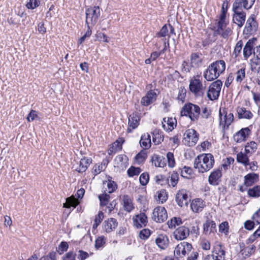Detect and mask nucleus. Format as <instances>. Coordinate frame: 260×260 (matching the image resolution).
Here are the masks:
<instances>
[{
    "label": "nucleus",
    "mask_w": 260,
    "mask_h": 260,
    "mask_svg": "<svg viewBox=\"0 0 260 260\" xmlns=\"http://www.w3.org/2000/svg\"><path fill=\"white\" fill-rule=\"evenodd\" d=\"M258 180V175L255 173H249L244 176V184L246 187L252 185Z\"/></svg>",
    "instance_id": "obj_26"
},
{
    "label": "nucleus",
    "mask_w": 260,
    "mask_h": 260,
    "mask_svg": "<svg viewBox=\"0 0 260 260\" xmlns=\"http://www.w3.org/2000/svg\"><path fill=\"white\" fill-rule=\"evenodd\" d=\"M170 182H169L168 185L173 187H175L178 181V174L177 172H173L171 175Z\"/></svg>",
    "instance_id": "obj_47"
},
{
    "label": "nucleus",
    "mask_w": 260,
    "mask_h": 260,
    "mask_svg": "<svg viewBox=\"0 0 260 260\" xmlns=\"http://www.w3.org/2000/svg\"><path fill=\"white\" fill-rule=\"evenodd\" d=\"M222 85V82L217 80L210 85L207 92V96L209 100L213 101L218 99Z\"/></svg>",
    "instance_id": "obj_7"
},
{
    "label": "nucleus",
    "mask_w": 260,
    "mask_h": 260,
    "mask_svg": "<svg viewBox=\"0 0 260 260\" xmlns=\"http://www.w3.org/2000/svg\"><path fill=\"white\" fill-rule=\"evenodd\" d=\"M245 78V68H242L236 72V81L238 83H241Z\"/></svg>",
    "instance_id": "obj_44"
},
{
    "label": "nucleus",
    "mask_w": 260,
    "mask_h": 260,
    "mask_svg": "<svg viewBox=\"0 0 260 260\" xmlns=\"http://www.w3.org/2000/svg\"><path fill=\"white\" fill-rule=\"evenodd\" d=\"M249 154H247L246 152L244 153L240 152L237 155V161L238 162L242 164L244 166L247 167L249 165Z\"/></svg>",
    "instance_id": "obj_33"
},
{
    "label": "nucleus",
    "mask_w": 260,
    "mask_h": 260,
    "mask_svg": "<svg viewBox=\"0 0 260 260\" xmlns=\"http://www.w3.org/2000/svg\"><path fill=\"white\" fill-rule=\"evenodd\" d=\"M219 231L226 235L229 232V224L226 221L220 223L219 225Z\"/></svg>",
    "instance_id": "obj_55"
},
{
    "label": "nucleus",
    "mask_w": 260,
    "mask_h": 260,
    "mask_svg": "<svg viewBox=\"0 0 260 260\" xmlns=\"http://www.w3.org/2000/svg\"><path fill=\"white\" fill-rule=\"evenodd\" d=\"M257 148V144L254 141H251L247 143L245 146V151L247 154L251 155L252 153L256 151Z\"/></svg>",
    "instance_id": "obj_37"
},
{
    "label": "nucleus",
    "mask_w": 260,
    "mask_h": 260,
    "mask_svg": "<svg viewBox=\"0 0 260 260\" xmlns=\"http://www.w3.org/2000/svg\"><path fill=\"white\" fill-rule=\"evenodd\" d=\"M150 138V135L148 133L144 134L141 136L140 144L141 146L145 150L148 149L151 146Z\"/></svg>",
    "instance_id": "obj_31"
},
{
    "label": "nucleus",
    "mask_w": 260,
    "mask_h": 260,
    "mask_svg": "<svg viewBox=\"0 0 260 260\" xmlns=\"http://www.w3.org/2000/svg\"><path fill=\"white\" fill-rule=\"evenodd\" d=\"M243 45V44L242 40H239L236 43L233 51V55H234L235 58L237 57L241 53Z\"/></svg>",
    "instance_id": "obj_45"
},
{
    "label": "nucleus",
    "mask_w": 260,
    "mask_h": 260,
    "mask_svg": "<svg viewBox=\"0 0 260 260\" xmlns=\"http://www.w3.org/2000/svg\"><path fill=\"white\" fill-rule=\"evenodd\" d=\"M110 198V196L107 193L102 194L99 196V199L101 206H106Z\"/></svg>",
    "instance_id": "obj_54"
},
{
    "label": "nucleus",
    "mask_w": 260,
    "mask_h": 260,
    "mask_svg": "<svg viewBox=\"0 0 260 260\" xmlns=\"http://www.w3.org/2000/svg\"><path fill=\"white\" fill-rule=\"evenodd\" d=\"M40 260H56V253L54 251L51 252L48 255L42 256Z\"/></svg>",
    "instance_id": "obj_64"
},
{
    "label": "nucleus",
    "mask_w": 260,
    "mask_h": 260,
    "mask_svg": "<svg viewBox=\"0 0 260 260\" xmlns=\"http://www.w3.org/2000/svg\"><path fill=\"white\" fill-rule=\"evenodd\" d=\"M203 231L205 235H209L211 233L216 232V225L214 221L207 220L204 223Z\"/></svg>",
    "instance_id": "obj_22"
},
{
    "label": "nucleus",
    "mask_w": 260,
    "mask_h": 260,
    "mask_svg": "<svg viewBox=\"0 0 260 260\" xmlns=\"http://www.w3.org/2000/svg\"><path fill=\"white\" fill-rule=\"evenodd\" d=\"M225 69V63L223 60L211 63L204 72V78L209 81L216 79Z\"/></svg>",
    "instance_id": "obj_2"
},
{
    "label": "nucleus",
    "mask_w": 260,
    "mask_h": 260,
    "mask_svg": "<svg viewBox=\"0 0 260 260\" xmlns=\"http://www.w3.org/2000/svg\"><path fill=\"white\" fill-rule=\"evenodd\" d=\"M157 201L160 202L161 203H164L168 199V194L165 189H161L157 191Z\"/></svg>",
    "instance_id": "obj_43"
},
{
    "label": "nucleus",
    "mask_w": 260,
    "mask_h": 260,
    "mask_svg": "<svg viewBox=\"0 0 260 260\" xmlns=\"http://www.w3.org/2000/svg\"><path fill=\"white\" fill-rule=\"evenodd\" d=\"M256 41V39L254 38L249 39L244 46L243 54L245 60H247L252 53L254 54V45Z\"/></svg>",
    "instance_id": "obj_13"
},
{
    "label": "nucleus",
    "mask_w": 260,
    "mask_h": 260,
    "mask_svg": "<svg viewBox=\"0 0 260 260\" xmlns=\"http://www.w3.org/2000/svg\"><path fill=\"white\" fill-rule=\"evenodd\" d=\"M256 246L254 245H250L241 250L242 254L245 255L246 256H249L253 254L255 252Z\"/></svg>",
    "instance_id": "obj_41"
},
{
    "label": "nucleus",
    "mask_w": 260,
    "mask_h": 260,
    "mask_svg": "<svg viewBox=\"0 0 260 260\" xmlns=\"http://www.w3.org/2000/svg\"><path fill=\"white\" fill-rule=\"evenodd\" d=\"M234 160H235L233 157H230L227 158L224 164H222V167L225 170H228L230 166L234 163Z\"/></svg>",
    "instance_id": "obj_63"
},
{
    "label": "nucleus",
    "mask_w": 260,
    "mask_h": 260,
    "mask_svg": "<svg viewBox=\"0 0 260 260\" xmlns=\"http://www.w3.org/2000/svg\"><path fill=\"white\" fill-rule=\"evenodd\" d=\"M225 254V252L222 245L219 242H216L212 251L213 260H224Z\"/></svg>",
    "instance_id": "obj_11"
},
{
    "label": "nucleus",
    "mask_w": 260,
    "mask_h": 260,
    "mask_svg": "<svg viewBox=\"0 0 260 260\" xmlns=\"http://www.w3.org/2000/svg\"><path fill=\"white\" fill-rule=\"evenodd\" d=\"M154 180L157 184L161 185L169 184V178L161 174L156 175Z\"/></svg>",
    "instance_id": "obj_40"
},
{
    "label": "nucleus",
    "mask_w": 260,
    "mask_h": 260,
    "mask_svg": "<svg viewBox=\"0 0 260 260\" xmlns=\"http://www.w3.org/2000/svg\"><path fill=\"white\" fill-rule=\"evenodd\" d=\"M140 117L135 113H132L128 117L127 133H131L134 129L136 128L139 125Z\"/></svg>",
    "instance_id": "obj_15"
},
{
    "label": "nucleus",
    "mask_w": 260,
    "mask_h": 260,
    "mask_svg": "<svg viewBox=\"0 0 260 260\" xmlns=\"http://www.w3.org/2000/svg\"><path fill=\"white\" fill-rule=\"evenodd\" d=\"M183 143L188 146H193L197 143L199 137L197 132L193 129H188L184 134Z\"/></svg>",
    "instance_id": "obj_8"
},
{
    "label": "nucleus",
    "mask_w": 260,
    "mask_h": 260,
    "mask_svg": "<svg viewBox=\"0 0 260 260\" xmlns=\"http://www.w3.org/2000/svg\"><path fill=\"white\" fill-rule=\"evenodd\" d=\"M189 235V229L185 226H180L174 232V238L177 240H184L186 239Z\"/></svg>",
    "instance_id": "obj_18"
},
{
    "label": "nucleus",
    "mask_w": 260,
    "mask_h": 260,
    "mask_svg": "<svg viewBox=\"0 0 260 260\" xmlns=\"http://www.w3.org/2000/svg\"><path fill=\"white\" fill-rule=\"evenodd\" d=\"M91 162V158L84 157L83 158L81 159L79 166L76 169V171L79 173H83L85 172Z\"/></svg>",
    "instance_id": "obj_24"
},
{
    "label": "nucleus",
    "mask_w": 260,
    "mask_h": 260,
    "mask_svg": "<svg viewBox=\"0 0 260 260\" xmlns=\"http://www.w3.org/2000/svg\"><path fill=\"white\" fill-rule=\"evenodd\" d=\"M176 201L180 207L187 206L189 200L186 190H181L178 191L175 197Z\"/></svg>",
    "instance_id": "obj_14"
},
{
    "label": "nucleus",
    "mask_w": 260,
    "mask_h": 260,
    "mask_svg": "<svg viewBox=\"0 0 260 260\" xmlns=\"http://www.w3.org/2000/svg\"><path fill=\"white\" fill-rule=\"evenodd\" d=\"M259 232H254V233L251 235L249 238L246 240V243L247 244L253 243L257 238L260 237L258 235Z\"/></svg>",
    "instance_id": "obj_62"
},
{
    "label": "nucleus",
    "mask_w": 260,
    "mask_h": 260,
    "mask_svg": "<svg viewBox=\"0 0 260 260\" xmlns=\"http://www.w3.org/2000/svg\"><path fill=\"white\" fill-rule=\"evenodd\" d=\"M237 112L239 119H250L253 117V114L251 112L250 110H247L244 107H238L237 108Z\"/></svg>",
    "instance_id": "obj_21"
},
{
    "label": "nucleus",
    "mask_w": 260,
    "mask_h": 260,
    "mask_svg": "<svg viewBox=\"0 0 260 260\" xmlns=\"http://www.w3.org/2000/svg\"><path fill=\"white\" fill-rule=\"evenodd\" d=\"M189 88L190 91L196 96H201L204 94L205 87L200 80L199 76L194 77L190 80Z\"/></svg>",
    "instance_id": "obj_5"
},
{
    "label": "nucleus",
    "mask_w": 260,
    "mask_h": 260,
    "mask_svg": "<svg viewBox=\"0 0 260 260\" xmlns=\"http://www.w3.org/2000/svg\"><path fill=\"white\" fill-rule=\"evenodd\" d=\"M259 59L255 57L250 60V66L251 71L254 73H258L260 72Z\"/></svg>",
    "instance_id": "obj_36"
},
{
    "label": "nucleus",
    "mask_w": 260,
    "mask_h": 260,
    "mask_svg": "<svg viewBox=\"0 0 260 260\" xmlns=\"http://www.w3.org/2000/svg\"><path fill=\"white\" fill-rule=\"evenodd\" d=\"M106 241V238L104 236L99 237L95 241V248L99 249L104 246Z\"/></svg>",
    "instance_id": "obj_48"
},
{
    "label": "nucleus",
    "mask_w": 260,
    "mask_h": 260,
    "mask_svg": "<svg viewBox=\"0 0 260 260\" xmlns=\"http://www.w3.org/2000/svg\"><path fill=\"white\" fill-rule=\"evenodd\" d=\"M169 239L166 235H160L155 239V243L159 248L165 249L169 244Z\"/></svg>",
    "instance_id": "obj_28"
},
{
    "label": "nucleus",
    "mask_w": 260,
    "mask_h": 260,
    "mask_svg": "<svg viewBox=\"0 0 260 260\" xmlns=\"http://www.w3.org/2000/svg\"><path fill=\"white\" fill-rule=\"evenodd\" d=\"M219 119L220 125H224V126L226 125L227 126H229L234 120L233 114L231 113H229V114H226L223 116V120H222V113L221 110H220Z\"/></svg>",
    "instance_id": "obj_30"
},
{
    "label": "nucleus",
    "mask_w": 260,
    "mask_h": 260,
    "mask_svg": "<svg viewBox=\"0 0 260 260\" xmlns=\"http://www.w3.org/2000/svg\"><path fill=\"white\" fill-rule=\"evenodd\" d=\"M234 12L233 14V22L237 24L239 28L242 27L246 20V13L243 11L232 10Z\"/></svg>",
    "instance_id": "obj_12"
},
{
    "label": "nucleus",
    "mask_w": 260,
    "mask_h": 260,
    "mask_svg": "<svg viewBox=\"0 0 260 260\" xmlns=\"http://www.w3.org/2000/svg\"><path fill=\"white\" fill-rule=\"evenodd\" d=\"M258 23L256 21V16L254 14H251L247 20L243 30V34L249 36L254 34L257 29Z\"/></svg>",
    "instance_id": "obj_6"
},
{
    "label": "nucleus",
    "mask_w": 260,
    "mask_h": 260,
    "mask_svg": "<svg viewBox=\"0 0 260 260\" xmlns=\"http://www.w3.org/2000/svg\"><path fill=\"white\" fill-rule=\"evenodd\" d=\"M180 113L181 116H188L192 121H196L200 115L201 109L198 105L188 103L182 107Z\"/></svg>",
    "instance_id": "obj_3"
},
{
    "label": "nucleus",
    "mask_w": 260,
    "mask_h": 260,
    "mask_svg": "<svg viewBox=\"0 0 260 260\" xmlns=\"http://www.w3.org/2000/svg\"><path fill=\"white\" fill-rule=\"evenodd\" d=\"M221 176L222 173L219 169L214 170L208 177L209 183L213 186L218 185L221 181Z\"/></svg>",
    "instance_id": "obj_16"
},
{
    "label": "nucleus",
    "mask_w": 260,
    "mask_h": 260,
    "mask_svg": "<svg viewBox=\"0 0 260 260\" xmlns=\"http://www.w3.org/2000/svg\"><path fill=\"white\" fill-rule=\"evenodd\" d=\"M40 4V0H29L26 6L28 9H34L38 7Z\"/></svg>",
    "instance_id": "obj_56"
},
{
    "label": "nucleus",
    "mask_w": 260,
    "mask_h": 260,
    "mask_svg": "<svg viewBox=\"0 0 260 260\" xmlns=\"http://www.w3.org/2000/svg\"><path fill=\"white\" fill-rule=\"evenodd\" d=\"M152 141L155 145L161 143L164 141V135L162 132L159 129H155L152 133Z\"/></svg>",
    "instance_id": "obj_34"
},
{
    "label": "nucleus",
    "mask_w": 260,
    "mask_h": 260,
    "mask_svg": "<svg viewBox=\"0 0 260 260\" xmlns=\"http://www.w3.org/2000/svg\"><path fill=\"white\" fill-rule=\"evenodd\" d=\"M214 158L211 153L202 154L198 155L194 160V168L200 173L209 171L213 167Z\"/></svg>",
    "instance_id": "obj_1"
},
{
    "label": "nucleus",
    "mask_w": 260,
    "mask_h": 260,
    "mask_svg": "<svg viewBox=\"0 0 260 260\" xmlns=\"http://www.w3.org/2000/svg\"><path fill=\"white\" fill-rule=\"evenodd\" d=\"M203 58L201 55L197 53H193L190 55V64L193 68H198L202 66Z\"/></svg>",
    "instance_id": "obj_25"
},
{
    "label": "nucleus",
    "mask_w": 260,
    "mask_h": 260,
    "mask_svg": "<svg viewBox=\"0 0 260 260\" xmlns=\"http://www.w3.org/2000/svg\"><path fill=\"white\" fill-rule=\"evenodd\" d=\"M157 93L153 90H150L146 95L143 97L141 103L143 106H147L152 103L156 99Z\"/></svg>",
    "instance_id": "obj_19"
},
{
    "label": "nucleus",
    "mask_w": 260,
    "mask_h": 260,
    "mask_svg": "<svg viewBox=\"0 0 260 260\" xmlns=\"http://www.w3.org/2000/svg\"><path fill=\"white\" fill-rule=\"evenodd\" d=\"M181 223L182 220L179 217H174L168 221V225L170 229L175 228L176 225H179Z\"/></svg>",
    "instance_id": "obj_42"
},
{
    "label": "nucleus",
    "mask_w": 260,
    "mask_h": 260,
    "mask_svg": "<svg viewBox=\"0 0 260 260\" xmlns=\"http://www.w3.org/2000/svg\"><path fill=\"white\" fill-rule=\"evenodd\" d=\"M107 191L108 193H112L116 189L117 185L114 181L109 180L107 183Z\"/></svg>",
    "instance_id": "obj_57"
},
{
    "label": "nucleus",
    "mask_w": 260,
    "mask_h": 260,
    "mask_svg": "<svg viewBox=\"0 0 260 260\" xmlns=\"http://www.w3.org/2000/svg\"><path fill=\"white\" fill-rule=\"evenodd\" d=\"M104 229L107 233H110L114 230L118 225L117 220L114 218H110L104 221Z\"/></svg>",
    "instance_id": "obj_23"
},
{
    "label": "nucleus",
    "mask_w": 260,
    "mask_h": 260,
    "mask_svg": "<svg viewBox=\"0 0 260 260\" xmlns=\"http://www.w3.org/2000/svg\"><path fill=\"white\" fill-rule=\"evenodd\" d=\"M247 193L249 197L257 198L260 197V185H256L248 190Z\"/></svg>",
    "instance_id": "obj_39"
},
{
    "label": "nucleus",
    "mask_w": 260,
    "mask_h": 260,
    "mask_svg": "<svg viewBox=\"0 0 260 260\" xmlns=\"http://www.w3.org/2000/svg\"><path fill=\"white\" fill-rule=\"evenodd\" d=\"M147 157V153L145 150H141L138 153L136 157V160L139 163L141 164L143 162Z\"/></svg>",
    "instance_id": "obj_46"
},
{
    "label": "nucleus",
    "mask_w": 260,
    "mask_h": 260,
    "mask_svg": "<svg viewBox=\"0 0 260 260\" xmlns=\"http://www.w3.org/2000/svg\"><path fill=\"white\" fill-rule=\"evenodd\" d=\"M180 170V175L183 178H188L192 173V169L188 167L184 166Z\"/></svg>",
    "instance_id": "obj_49"
},
{
    "label": "nucleus",
    "mask_w": 260,
    "mask_h": 260,
    "mask_svg": "<svg viewBox=\"0 0 260 260\" xmlns=\"http://www.w3.org/2000/svg\"><path fill=\"white\" fill-rule=\"evenodd\" d=\"M149 179V176L147 173H142L139 177L140 183L143 186H145L148 183Z\"/></svg>",
    "instance_id": "obj_51"
},
{
    "label": "nucleus",
    "mask_w": 260,
    "mask_h": 260,
    "mask_svg": "<svg viewBox=\"0 0 260 260\" xmlns=\"http://www.w3.org/2000/svg\"><path fill=\"white\" fill-rule=\"evenodd\" d=\"M246 0H235L233 4L232 10L243 11V9H250Z\"/></svg>",
    "instance_id": "obj_29"
},
{
    "label": "nucleus",
    "mask_w": 260,
    "mask_h": 260,
    "mask_svg": "<svg viewBox=\"0 0 260 260\" xmlns=\"http://www.w3.org/2000/svg\"><path fill=\"white\" fill-rule=\"evenodd\" d=\"M166 118H164L163 119V120L165 122H167V124L168 125L169 129L170 131H172L174 128L175 123L174 122L176 121L175 119H173L172 118H167V120L166 121Z\"/></svg>",
    "instance_id": "obj_60"
},
{
    "label": "nucleus",
    "mask_w": 260,
    "mask_h": 260,
    "mask_svg": "<svg viewBox=\"0 0 260 260\" xmlns=\"http://www.w3.org/2000/svg\"><path fill=\"white\" fill-rule=\"evenodd\" d=\"M141 169L140 168H136L131 166L127 171V174L129 177H133L136 175H138L141 172Z\"/></svg>",
    "instance_id": "obj_50"
},
{
    "label": "nucleus",
    "mask_w": 260,
    "mask_h": 260,
    "mask_svg": "<svg viewBox=\"0 0 260 260\" xmlns=\"http://www.w3.org/2000/svg\"><path fill=\"white\" fill-rule=\"evenodd\" d=\"M250 131L248 127L242 128L234 135V140L237 143L244 141L250 135Z\"/></svg>",
    "instance_id": "obj_20"
},
{
    "label": "nucleus",
    "mask_w": 260,
    "mask_h": 260,
    "mask_svg": "<svg viewBox=\"0 0 260 260\" xmlns=\"http://www.w3.org/2000/svg\"><path fill=\"white\" fill-rule=\"evenodd\" d=\"M200 114L203 118L207 119L211 115V110L206 107H203Z\"/></svg>",
    "instance_id": "obj_61"
},
{
    "label": "nucleus",
    "mask_w": 260,
    "mask_h": 260,
    "mask_svg": "<svg viewBox=\"0 0 260 260\" xmlns=\"http://www.w3.org/2000/svg\"><path fill=\"white\" fill-rule=\"evenodd\" d=\"M134 225L137 228H141L146 225L148 220L147 217L144 213L136 215L133 218Z\"/></svg>",
    "instance_id": "obj_17"
},
{
    "label": "nucleus",
    "mask_w": 260,
    "mask_h": 260,
    "mask_svg": "<svg viewBox=\"0 0 260 260\" xmlns=\"http://www.w3.org/2000/svg\"><path fill=\"white\" fill-rule=\"evenodd\" d=\"M124 209L128 212H130L134 208L132 201L128 195H124L122 198Z\"/></svg>",
    "instance_id": "obj_35"
},
{
    "label": "nucleus",
    "mask_w": 260,
    "mask_h": 260,
    "mask_svg": "<svg viewBox=\"0 0 260 260\" xmlns=\"http://www.w3.org/2000/svg\"><path fill=\"white\" fill-rule=\"evenodd\" d=\"M92 31L90 25L87 26V30L85 34L79 40L78 43L81 44L86 39V38L89 37L91 35Z\"/></svg>",
    "instance_id": "obj_58"
},
{
    "label": "nucleus",
    "mask_w": 260,
    "mask_h": 260,
    "mask_svg": "<svg viewBox=\"0 0 260 260\" xmlns=\"http://www.w3.org/2000/svg\"><path fill=\"white\" fill-rule=\"evenodd\" d=\"M79 201L74 197H69L66 199V202L63 204V207L69 208L71 207L75 208L78 204Z\"/></svg>",
    "instance_id": "obj_38"
},
{
    "label": "nucleus",
    "mask_w": 260,
    "mask_h": 260,
    "mask_svg": "<svg viewBox=\"0 0 260 260\" xmlns=\"http://www.w3.org/2000/svg\"><path fill=\"white\" fill-rule=\"evenodd\" d=\"M100 9L99 6L88 8L86 10V24L87 26L94 25L100 16Z\"/></svg>",
    "instance_id": "obj_4"
},
{
    "label": "nucleus",
    "mask_w": 260,
    "mask_h": 260,
    "mask_svg": "<svg viewBox=\"0 0 260 260\" xmlns=\"http://www.w3.org/2000/svg\"><path fill=\"white\" fill-rule=\"evenodd\" d=\"M192 249V245L191 244L186 242H182L178 244L174 250V255L178 257H184L187 252L190 251Z\"/></svg>",
    "instance_id": "obj_10"
},
{
    "label": "nucleus",
    "mask_w": 260,
    "mask_h": 260,
    "mask_svg": "<svg viewBox=\"0 0 260 260\" xmlns=\"http://www.w3.org/2000/svg\"><path fill=\"white\" fill-rule=\"evenodd\" d=\"M167 158L169 167L173 168L175 166V161L174 157V154L172 152H168L167 154Z\"/></svg>",
    "instance_id": "obj_53"
},
{
    "label": "nucleus",
    "mask_w": 260,
    "mask_h": 260,
    "mask_svg": "<svg viewBox=\"0 0 260 260\" xmlns=\"http://www.w3.org/2000/svg\"><path fill=\"white\" fill-rule=\"evenodd\" d=\"M186 90L184 87H180L179 88L178 99L183 102L186 97Z\"/></svg>",
    "instance_id": "obj_52"
},
{
    "label": "nucleus",
    "mask_w": 260,
    "mask_h": 260,
    "mask_svg": "<svg viewBox=\"0 0 260 260\" xmlns=\"http://www.w3.org/2000/svg\"><path fill=\"white\" fill-rule=\"evenodd\" d=\"M168 218V214L166 209L163 207H157L153 210L152 213V219L156 222H164Z\"/></svg>",
    "instance_id": "obj_9"
},
{
    "label": "nucleus",
    "mask_w": 260,
    "mask_h": 260,
    "mask_svg": "<svg viewBox=\"0 0 260 260\" xmlns=\"http://www.w3.org/2000/svg\"><path fill=\"white\" fill-rule=\"evenodd\" d=\"M150 231L148 229H143L140 231L139 237L141 239H147L150 235Z\"/></svg>",
    "instance_id": "obj_59"
},
{
    "label": "nucleus",
    "mask_w": 260,
    "mask_h": 260,
    "mask_svg": "<svg viewBox=\"0 0 260 260\" xmlns=\"http://www.w3.org/2000/svg\"><path fill=\"white\" fill-rule=\"evenodd\" d=\"M151 161L155 167L163 168L166 164L165 158L156 154H154L152 156Z\"/></svg>",
    "instance_id": "obj_32"
},
{
    "label": "nucleus",
    "mask_w": 260,
    "mask_h": 260,
    "mask_svg": "<svg viewBox=\"0 0 260 260\" xmlns=\"http://www.w3.org/2000/svg\"><path fill=\"white\" fill-rule=\"evenodd\" d=\"M205 206V203L201 199H194L190 204L192 210L195 212L201 211Z\"/></svg>",
    "instance_id": "obj_27"
}]
</instances>
